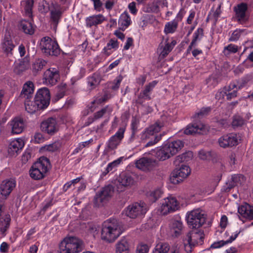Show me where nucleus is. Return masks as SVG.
<instances>
[{
    "mask_svg": "<svg viewBox=\"0 0 253 253\" xmlns=\"http://www.w3.org/2000/svg\"><path fill=\"white\" fill-rule=\"evenodd\" d=\"M11 126V132L14 134H19L21 133L24 127L23 119L16 117L10 122Z\"/></svg>",
    "mask_w": 253,
    "mask_h": 253,
    "instance_id": "25",
    "label": "nucleus"
},
{
    "mask_svg": "<svg viewBox=\"0 0 253 253\" xmlns=\"http://www.w3.org/2000/svg\"><path fill=\"white\" fill-rule=\"evenodd\" d=\"M157 82L156 81H153L151 83H150L148 85H146L144 90H146V92H147L149 93L155 87Z\"/></svg>",
    "mask_w": 253,
    "mask_h": 253,
    "instance_id": "60",
    "label": "nucleus"
},
{
    "mask_svg": "<svg viewBox=\"0 0 253 253\" xmlns=\"http://www.w3.org/2000/svg\"><path fill=\"white\" fill-rule=\"evenodd\" d=\"M34 139L36 142L40 143L43 141L44 137L40 133H36L34 136Z\"/></svg>",
    "mask_w": 253,
    "mask_h": 253,
    "instance_id": "64",
    "label": "nucleus"
},
{
    "mask_svg": "<svg viewBox=\"0 0 253 253\" xmlns=\"http://www.w3.org/2000/svg\"><path fill=\"white\" fill-rule=\"evenodd\" d=\"M84 242L75 236H67L59 244L60 253H80L84 249Z\"/></svg>",
    "mask_w": 253,
    "mask_h": 253,
    "instance_id": "2",
    "label": "nucleus"
},
{
    "mask_svg": "<svg viewBox=\"0 0 253 253\" xmlns=\"http://www.w3.org/2000/svg\"><path fill=\"white\" fill-rule=\"evenodd\" d=\"M207 214L199 209H196L187 213L186 220L189 227L192 229H199L205 222Z\"/></svg>",
    "mask_w": 253,
    "mask_h": 253,
    "instance_id": "5",
    "label": "nucleus"
},
{
    "mask_svg": "<svg viewBox=\"0 0 253 253\" xmlns=\"http://www.w3.org/2000/svg\"><path fill=\"white\" fill-rule=\"evenodd\" d=\"M122 223L115 218H110L102 225L101 239L108 243L114 242L123 232Z\"/></svg>",
    "mask_w": 253,
    "mask_h": 253,
    "instance_id": "1",
    "label": "nucleus"
},
{
    "mask_svg": "<svg viewBox=\"0 0 253 253\" xmlns=\"http://www.w3.org/2000/svg\"><path fill=\"white\" fill-rule=\"evenodd\" d=\"M20 28L27 34L32 35L34 33V29L32 23L25 20H21L19 24Z\"/></svg>",
    "mask_w": 253,
    "mask_h": 253,
    "instance_id": "35",
    "label": "nucleus"
},
{
    "mask_svg": "<svg viewBox=\"0 0 253 253\" xmlns=\"http://www.w3.org/2000/svg\"><path fill=\"white\" fill-rule=\"evenodd\" d=\"M248 5L246 3L242 2L234 7V11L236 12V16L237 21L242 24L245 23L249 19V16L247 13Z\"/></svg>",
    "mask_w": 253,
    "mask_h": 253,
    "instance_id": "17",
    "label": "nucleus"
},
{
    "mask_svg": "<svg viewBox=\"0 0 253 253\" xmlns=\"http://www.w3.org/2000/svg\"><path fill=\"white\" fill-rule=\"evenodd\" d=\"M105 20V18L102 14L93 15L86 18V26L90 28L93 26H96L101 24Z\"/></svg>",
    "mask_w": 253,
    "mask_h": 253,
    "instance_id": "26",
    "label": "nucleus"
},
{
    "mask_svg": "<svg viewBox=\"0 0 253 253\" xmlns=\"http://www.w3.org/2000/svg\"><path fill=\"white\" fill-rule=\"evenodd\" d=\"M1 49L6 55L12 54V51L15 47L13 40L10 34H5L1 42Z\"/></svg>",
    "mask_w": 253,
    "mask_h": 253,
    "instance_id": "21",
    "label": "nucleus"
},
{
    "mask_svg": "<svg viewBox=\"0 0 253 253\" xmlns=\"http://www.w3.org/2000/svg\"><path fill=\"white\" fill-rule=\"evenodd\" d=\"M183 242L185 251L188 253H191L192 252V248L196 245H193L190 241L186 240L185 238L183 239Z\"/></svg>",
    "mask_w": 253,
    "mask_h": 253,
    "instance_id": "53",
    "label": "nucleus"
},
{
    "mask_svg": "<svg viewBox=\"0 0 253 253\" xmlns=\"http://www.w3.org/2000/svg\"><path fill=\"white\" fill-rule=\"evenodd\" d=\"M204 36V30L203 28H199L195 32L194 34V37L192 41V43H195L196 44V42L198 40H200Z\"/></svg>",
    "mask_w": 253,
    "mask_h": 253,
    "instance_id": "52",
    "label": "nucleus"
},
{
    "mask_svg": "<svg viewBox=\"0 0 253 253\" xmlns=\"http://www.w3.org/2000/svg\"><path fill=\"white\" fill-rule=\"evenodd\" d=\"M120 160H117L109 163L105 169L102 172L101 175L104 176L107 175L114 167L119 165L120 163Z\"/></svg>",
    "mask_w": 253,
    "mask_h": 253,
    "instance_id": "49",
    "label": "nucleus"
},
{
    "mask_svg": "<svg viewBox=\"0 0 253 253\" xmlns=\"http://www.w3.org/2000/svg\"><path fill=\"white\" fill-rule=\"evenodd\" d=\"M117 181V191L122 192L125 190V188L132 185L134 183V179L129 173L122 172L118 178Z\"/></svg>",
    "mask_w": 253,
    "mask_h": 253,
    "instance_id": "14",
    "label": "nucleus"
},
{
    "mask_svg": "<svg viewBox=\"0 0 253 253\" xmlns=\"http://www.w3.org/2000/svg\"><path fill=\"white\" fill-rule=\"evenodd\" d=\"M191 169L189 167L186 165H181L179 169H174L170 174V182L177 184L186 178L190 174Z\"/></svg>",
    "mask_w": 253,
    "mask_h": 253,
    "instance_id": "8",
    "label": "nucleus"
},
{
    "mask_svg": "<svg viewBox=\"0 0 253 253\" xmlns=\"http://www.w3.org/2000/svg\"><path fill=\"white\" fill-rule=\"evenodd\" d=\"M34 4V0H26L22 2L21 5L24 6L25 14L29 17L32 15V8Z\"/></svg>",
    "mask_w": 253,
    "mask_h": 253,
    "instance_id": "39",
    "label": "nucleus"
},
{
    "mask_svg": "<svg viewBox=\"0 0 253 253\" xmlns=\"http://www.w3.org/2000/svg\"><path fill=\"white\" fill-rule=\"evenodd\" d=\"M183 146V142L179 140L168 142L157 151V157L160 161H165L175 155Z\"/></svg>",
    "mask_w": 253,
    "mask_h": 253,
    "instance_id": "3",
    "label": "nucleus"
},
{
    "mask_svg": "<svg viewBox=\"0 0 253 253\" xmlns=\"http://www.w3.org/2000/svg\"><path fill=\"white\" fill-rule=\"evenodd\" d=\"M238 51V46L234 44H230L225 46L224 49V53L225 55H229L230 53H235Z\"/></svg>",
    "mask_w": 253,
    "mask_h": 253,
    "instance_id": "50",
    "label": "nucleus"
},
{
    "mask_svg": "<svg viewBox=\"0 0 253 253\" xmlns=\"http://www.w3.org/2000/svg\"><path fill=\"white\" fill-rule=\"evenodd\" d=\"M34 84L32 82H28L24 84L20 97L25 99H30L34 92Z\"/></svg>",
    "mask_w": 253,
    "mask_h": 253,
    "instance_id": "27",
    "label": "nucleus"
},
{
    "mask_svg": "<svg viewBox=\"0 0 253 253\" xmlns=\"http://www.w3.org/2000/svg\"><path fill=\"white\" fill-rule=\"evenodd\" d=\"M116 246V253H129V244L125 238L119 241Z\"/></svg>",
    "mask_w": 253,
    "mask_h": 253,
    "instance_id": "30",
    "label": "nucleus"
},
{
    "mask_svg": "<svg viewBox=\"0 0 253 253\" xmlns=\"http://www.w3.org/2000/svg\"><path fill=\"white\" fill-rule=\"evenodd\" d=\"M136 167L145 172L152 170L156 165V161L151 158L142 157L135 163Z\"/></svg>",
    "mask_w": 253,
    "mask_h": 253,
    "instance_id": "13",
    "label": "nucleus"
},
{
    "mask_svg": "<svg viewBox=\"0 0 253 253\" xmlns=\"http://www.w3.org/2000/svg\"><path fill=\"white\" fill-rule=\"evenodd\" d=\"M50 162L48 159L42 157L31 167L29 174L32 178L35 180L43 179L50 168Z\"/></svg>",
    "mask_w": 253,
    "mask_h": 253,
    "instance_id": "4",
    "label": "nucleus"
},
{
    "mask_svg": "<svg viewBox=\"0 0 253 253\" xmlns=\"http://www.w3.org/2000/svg\"><path fill=\"white\" fill-rule=\"evenodd\" d=\"M162 194V191L160 189H158L150 192L149 195V198L152 202H155L161 196Z\"/></svg>",
    "mask_w": 253,
    "mask_h": 253,
    "instance_id": "48",
    "label": "nucleus"
},
{
    "mask_svg": "<svg viewBox=\"0 0 253 253\" xmlns=\"http://www.w3.org/2000/svg\"><path fill=\"white\" fill-rule=\"evenodd\" d=\"M41 49L46 55L57 56L60 53V49L56 41L48 37H45L41 39Z\"/></svg>",
    "mask_w": 253,
    "mask_h": 253,
    "instance_id": "6",
    "label": "nucleus"
},
{
    "mask_svg": "<svg viewBox=\"0 0 253 253\" xmlns=\"http://www.w3.org/2000/svg\"><path fill=\"white\" fill-rule=\"evenodd\" d=\"M163 126H164L163 124L160 122H156L150 126L145 132L146 137H149L150 135H154L155 133L160 131Z\"/></svg>",
    "mask_w": 253,
    "mask_h": 253,
    "instance_id": "34",
    "label": "nucleus"
},
{
    "mask_svg": "<svg viewBox=\"0 0 253 253\" xmlns=\"http://www.w3.org/2000/svg\"><path fill=\"white\" fill-rule=\"evenodd\" d=\"M112 111V109L111 108H109L108 106H106L100 111L94 113L93 118L91 119V122L102 118L107 112H111Z\"/></svg>",
    "mask_w": 253,
    "mask_h": 253,
    "instance_id": "45",
    "label": "nucleus"
},
{
    "mask_svg": "<svg viewBox=\"0 0 253 253\" xmlns=\"http://www.w3.org/2000/svg\"><path fill=\"white\" fill-rule=\"evenodd\" d=\"M149 248L147 245H143L137 247L136 253H148Z\"/></svg>",
    "mask_w": 253,
    "mask_h": 253,
    "instance_id": "58",
    "label": "nucleus"
},
{
    "mask_svg": "<svg viewBox=\"0 0 253 253\" xmlns=\"http://www.w3.org/2000/svg\"><path fill=\"white\" fill-rule=\"evenodd\" d=\"M205 234L204 231L198 229H192L184 237L188 240L193 245H202L204 241Z\"/></svg>",
    "mask_w": 253,
    "mask_h": 253,
    "instance_id": "12",
    "label": "nucleus"
},
{
    "mask_svg": "<svg viewBox=\"0 0 253 253\" xmlns=\"http://www.w3.org/2000/svg\"><path fill=\"white\" fill-rule=\"evenodd\" d=\"M183 225L180 220L174 219L170 225V232L172 236L177 237L183 232Z\"/></svg>",
    "mask_w": 253,
    "mask_h": 253,
    "instance_id": "22",
    "label": "nucleus"
},
{
    "mask_svg": "<svg viewBox=\"0 0 253 253\" xmlns=\"http://www.w3.org/2000/svg\"><path fill=\"white\" fill-rule=\"evenodd\" d=\"M139 123L138 119L136 118H133L131 121V129L132 131L136 132L137 131L138 125Z\"/></svg>",
    "mask_w": 253,
    "mask_h": 253,
    "instance_id": "57",
    "label": "nucleus"
},
{
    "mask_svg": "<svg viewBox=\"0 0 253 253\" xmlns=\"http://www.w3.org/2000/svg\"><path fill=\"white\" fill-rule=\"evenodd\" d=\"M128 8L130 12L133 14L137 13V10L136 8V3L135 2H132L128 4Z\"/></svg>",
    "mask_w": 253,
    "mask_h": 253,
    "instance_id": "62",
    "label": "nucleus"
},
{
    "mask_svg": "<svg viewBox=\"0 0 253 253\" xmlns=\"http://www.w3.org/2000/svg\"><path fill=\"white\" fill-rule=\"evenodd\" d=\"M178 208V203L175 198L169 197L164 199L161 208V212L163 215L173 212Z\"/></svg>",
    "mask_w": 253,
    "mask_h": 253,
    "instance_id": "10",
    "label": "nucleus"
},
{
    "mask_svg": "<svg viewBox=\"0 0 253 253\" xmlns=\"http://www.w3.org/2000/svg\"><path fill=\"white\" fill-rule=\"evenodd\" d=\"M209 155V152H207L204 150H201L199 152V157L201 160H207Z\"/></svg>",
    "mask_w": 253,
    "mask_h": 253,
    "instance_id": "63",
    "label": "nucleus"
},
{
    "mask_svg": "<svg viewBox=\"0 0 253 253\" xmlns=\"http://www.w3.org/2000/svg\"><path fill=\"white\" fill-rule=\"evenodd\" d=\"M145 204L142 203L141 204L136 203L127 207L126 210V214L131 218H135L140 214H144L147 211L144 207Z\"/></svg>",
    "mask_w": 253,
    "mask_h": 253,
    "instance_id": "11",
    "label": "nucleus"
},
{
    "mask_svg": "<svg viewBox=\"0 0 253 253\" xmlns=\"http://www.w3.org/2000/svg\"><path fill=\"white\" fill-rule=\"evenodd\" d=\"M123 80V76L121 75H119L118 76L116 79L114 80V84L111 86V89L114 90H117L120 85V83Z\"/></svg>",
    "mask_w": 253,
    "mask_h": 253,
    "instance_id": "55",
    "label": "nucleus"
},
{
    "mask_svg": "<svg viewBox=\"0 0 253 253\" xmlns=\"http://www.w3.org/2000/svg\"><path fill=\"white\" fill-rule=\"evenodd\" d=\"M119 47V43L117 40L114 39H111L109 42L107 43V46H105L104 49V53L107 55L109 56L111 53L108 52V50H111L112 48L116 49Z\"/></svg>",
    "mask_w": 253,
    "mask_h": 253,
    "instance_id": "44",
    "label": "nucleus"
},
{
    "mask_svg": "<svg viewBox=\"0 0 253 253\" xmlns=\"http://www.w3.org/2000/svg\"><path fill=\"white\" fill-rule=\"evenodd\" d=\"M47 64V62L42 59L36 60L32 65V71L36 75Z\"/></svg>",
    "mask_w": 253,
    "mask_h": 253,
    "instance_id": "36",
    "label": "nucleus"
},
{
    "mask_svg": "<svg viewBox=\"0 0 253 253\" xmlns=\"http://www.w3.org/2000/svg\"><path fill=\"white\" fill-rule=\"evenodd\" d=\"M34 99L38 104H39L41 109H45L49 106L50 101L49 90L46 87L39 89Z\"/></svg>",
    "mask_w": 253,
    "mask_h": 253,
    "instance_id": "9",
    "label": "nucleus"
},
{
    "mask_svg": "<svg viewBox=\"0 0 253 253\" xmlns=\"http://www.w3.org/2000/svg\"><path fill=\"white\" fill-rule=\"evenodd\" d=\"M172 45L170 44L169 43H167L165 46L162 53L163 55H166L169 54V53L171 51L172 49Z\"/></svg>",
    "mask_w": 253,
    "mask_h": 253,
    "instance_id": "59",
    "label": "nucleus"
},
{
    "mask_svg": "<svg viewBox=\"0 0 253 253\" xmlns=\"http://www.w3.org/2000/svg\"><path fill=\"white\" fill-rule=\"evenodd\" d=\"M15 186V183L13 180H4L0 185V191L2 196L6 199Z\"/></svg>",
    "mask_w": 253,
    "mask_h": 253,
    "instance_id": "23",
    "label": "nucleus"
},
{
    "mask_svg": "<svg viewBox=\"0 0 253 253\" xmlns=\"http://www.w3.org/2000/svg\"><path fill=\"white\" fill-rule=\"evenodd\" d=\"M119 23H121L120 29L123 31L130 24V18L127 12H125L121 15Z\"/></svg>",
    "mask_w": 253,
    "mask_h": 253,
    "instance_id": "38",
    "label": "nucleus"
},
{
    "mask_svg": "<svg viewBox=\"0 0 253 253\" xmlns=\"http://www.w3.org/2000/svg\"><path fill=\"white\" fill-rule=\"evenodd\" d=\"M204 127V126L202 124H190L187 126L184 133L187 135H193L196 133H200V131L202 130Z\"/></svg>",
    "mask_w": 253,
    "mask_h": 253,
    "instance_id": "33",
    "label": "nucleus"
},
{
    "mask_svg": "<svg viewBox=\"0 0 253 253\" xmlns=\"http://www.w3.org/2000/svg\"><path fill=\"white\" fill-rule=\"evenodd\" d=\"M192 157L193 152L192 151H189L177 156L176 158L175 162L176 163L187 162L191 160Z\"/></svg>",
    "mask_w": 253,
    "mask_h": 253,
    "instance_id": "42",
    "label": "nucleus"
},
{
    "mask_svg": "<svg viewBox=\"0 0 253 253\" xmlns=\"http://www.w3.org/2000/svg\"><path fill=\"white\" fill-rule=\"evenodd\" d=\"M101 80V77L99 73H95L92 76L88 79V84L90 87V89L95 88L98 85Z\"/></svg>",
    "mask_w": 253,
    "mask_h": 253,
    "instance_id": "37",
    "label": "nucleus"
},
{
    "mask_svg": "<svg viewBox=\"0 0 253 253\" xmlns=\"http://www.w3.org/2000/svg\"><path fill=\"white\" fill-rule=\"evenodd\" d=\"M238 212L243 217L253 220V206L246 203L239 207Z\"/></svg>",
    "mask_w": 253,
    "mask_h": 253,
    "instance_id": "24",
    "label": "nucleus"
},
{
    "mask_svg": "<svg viewBox=\"0 0 253 253\" xmlns=\"http://www.w3.org/2000/svg\"><path fill=\"white\" fill-rule=\"evenodd\" d=\"M125 131V127H120L117 132L110 138L107 143L108 149L113 150L117 148L124 137Z\"/></svg>",
    "mask_w": 253,
    "mask_h": 253,
    "instance_id": "18",
    "label": "nucleus"
},
{
    "mask_svg": "<svg viewBox=\"0 0 253 253\" xmlns=\"http://www.w3.org/2000/svg\"><path fill=\"white\" fill-rule=\"evenodd\" d=\"M218 142L219 146L224 148L237 145L238 144L237 135L235 133H229L223 135L218 139Z\"/></svg>",
    "mask_w": 253,
    "mask_h": 253,
    "instance_id": "19",
    "label": "nucleus"
},
{
    "mask_svg": "<svg viewBox=\"0 0 253 253\" xmlns=\"http://www.w3.org/2000/svg\"><path fill=\"white\" fill-rule=\"evenodd\" d=\"M24 146V143L18 140L11 142L9 145L8 153L10 156H16L18 152Z\"/></svg>",
    "mask_w": 253,
    "mask_h": 253,
    "instance_id": "28",
    "label": "nucleus"
},
{
    "mask_svg": "<svg viewBox=\"0 0 253 253\" xmlns=\"http://www.w3.org/2000/svg\"><path fill=\"white\" fill-rule=\"evenodd\" d=\"M41 128L50 135L54 134L58 130L56 119L50 117L43 121L41 124Z\"/></svg>",
    "mask_w": 253,
    "mask_h": 253,
    "instance_id": "16",
    "label": "nucleus"
},
{
    "mask_svg": "<svg viewBox=\"0 0 253 253\" xmlns=\"http://www.w3.org/2000/svg\"><path fill=\"white\" fill-rule=\"evenodd\" d=\"M64 9L60 5L57 4L50 11V21L51 24L56 29L62 17Z\"/></svg>",
    "mask_w": 253,
    "mask_h": 253,
    "instance_id": "20",
    "label": "nucleus"
},
{
    "mask_svg": "<svg viewBox=\"0 0 253 253\" xmlns=\"http://www.w3.org/2000/svg\"><path fill=\"white\" fill-rule=\"evenodd\" d=\"M245 123V120L242 117L238 115H235L233 117L232 126L233 127L236 128L242 126Z\"/></svg>",
    "mask_w": 253,
    "mask_h": 253,
    "instance_id": "47",
    "label": "nucleus"
},
{
    "mask_svg": "<svg viewBox=\"0 0 253 253\" xmlns=\"http://www.w3.org/2000/svg\"><path fill=\"white\" fill-rule=\"evenodd\" d=\"M244 181V176L242 174H235L232 176L231 180L226 183L227 188L226 191H229L231 189L241 184Z\"/></svg>",
    "mask_w": 253,
    "mask_h": 253,
    "instance_id": "29",
    "label": "nucleus"
},
{
    "mask_svg": "<svg viewBox=\"0 0 253 253\" xmlns=\"http://www.w3.org/2000/svg\"><path fill=\"white\" fill-rule=\"evenodd\" d=\"M240 232V231L237 232L234 236H231L230 237V239L226 241H224L222 240V241H220L219 242H214L211 246V248L215 249V248H219V247H221L224 246V245L231 243L238 237Z\"/></svg>",
    "mask_w": 253,
    "mask_h": 253,
    "instance_id": "40",
    "label": "nucleus"
},
{
    "mask_svg": "<svg viewBox=\"0 0 253 253\" xmlns=\"http://www.w3.org/2000/svg\"><path fill=\"white\" fill-rule=\"evenodd\" d=\"M170 247L167 243H160L157 245L153 253H168Z\"/></svg>",
    "mask_w": 253,
    "mask_h": 253,
    "instance_id": "41",
    "label": "nucleus"
},
{
    "mask_svg": "<svg viewBox=\"0 0 253 253\" xmlns=\"http://www.w3.org/2000/svg\"><path fill=\"white\" fill-rule=\"evenodd\" d=\"M178 26V23L175 20L168 22L165 27L164 32L166 34L174 33Z\"/></svg>",
    "mask_w": 253,
    "mask_h": 253,
    "instance_id": "43",
    "label": "nucleus"
},
{
    "mask_svg": "<svg viewBox=\"0 0 253 253\" xmlns=\"http://www.w3.org/2000/svg\"><path fill=\"white\" fill-rule=\"evenodd\" d=\"M162 134H160L159 135H156L154 136V140H150L148 141L145 147H149L151 146H152L154 145L155 144L157 143L158 141H160V140L161 139Z\"/></svg>",
    "mask_w": 253,
    "mask_h": 253,
    "instance_id": "56",
    "label": "nucleus"
},
{
    "mask_svg": "<svg viewBox=\"0 0 253 253\" xmlns=\"http://www.w3.org/2000/svg\"><path fill=\"white\" fill-rule=\"evenodd\" d=\"M59 147V143L57 142H54L48 145L45 146L44 147V149H45L47 151L49 152H54L58 149Z\"/></svg>",
    "mask_w": 253,
    "mask_h": 253,
    "instance_id": "54",
    "label": "nucleus"
},
{
    "mask_svg": "<svg viewBox=\"0 0 253 253\" xmlns=\"http://www.w3.org/2000/svg\"><path fill=\"white\" fill-rule=\"evenodd\" d=\"M31 158V153L29 151H26L22 156V162L23 163H26L29 159Z\"/></svg>",
    "mask_w": 253,
    "mask_h": 253,
    "instance_id": "61",
    "label": "nucleus"
},
{
    "mask_svg": "<svg viewBox=\"0 0 253 253\" xmlns=\"http://www.w3.org/2000/svg\"><path fill=\"white\" fill-rule=\"evenodd\" d=\"M59 79V71L55 68H49L43 74V82L46 84L55 85Z\"/></svg>",
    "mask_w": 253,
    "mask_h": 253,
    "instance_id": "15",
    "label": "nucleus"
},
{
    "mask_svg": "<svg viewBox=\"0 0 253 253\" xmlns=\"http://www.w3.org/2000/svg\"><path fill=\"white\" fill-rule=\"evenodd\" d=\"M30 99H25V110L30 114H33L36 111L41 110V107L39 106V104H38L35 100L34 101H31Z\"/></svg>",
    "mask_w": 253,
    "mask_h": 253,
    "instance_id": "31",
    "label": "nucleus"
},
{
    "mask_svg": "<svg viewBox=\"0 0 253 253\" xmlns=\"http://www.w3.org/2000/svg\"><path fill=\"white\" fill-rule=\"evenodd\" d=\"M11 218L9 214H5L3 217L0 216V232L5 235V232L9 228Z\"/></svg>",
    "mask_w": 253,
    "mask_h": 253,
    "instance_id": "32",
    "label": "nucleus"
},
{
    "mask_svg": "<svg viewBox=\"0 0 253 253\" xmlns=\"http://www.w3.org/2000/svg\"><path fill=\"white\" fill-rule=\"evenodd\" d=\"M211 111V107L202 108L199 112L196 113L195 114L193 117L196 118L197 117L199 118H203V117L208 115Z\"/></svg>",
    "mask_w": 253,
    "mask_h": 253,
    "instance_id": "51",
    "label": "nucleus"
},
{
    "mask_svg": "<svg viewBox=\"0 0 253 253\" xmlns=\"http://www.w3.org/2000/svg\"><path fill=\"white\" fill-rule=\"evenodd\" d=\"M114 189L112 185L104 187L102 190L98 191L94 198L93 203L95 207L103 206L107 203L113 196Z\"/></svg>",
    "mask_w": 253,
    "mask_h": 253,
    "instance_id": "7",
    "label": "nucleus"
},
{
    "mask_svg": "<svg viewBox=\"0 0 253 253\" xmlns=\"http://www.w3.org/2000/svg\"><path fill=\"white\" fill-rule=\"evenodd\" d=\"M151 99L149 93L146 92V90L144 89L138 95V98L136 100L135 103L141 105L143 103L144 100H150Z\"/></svg>",
    "mask_w": 253,
    "mask_h": 253,
    "instance_id": "46",
    "label": "nucleus"
}]
</instances>
